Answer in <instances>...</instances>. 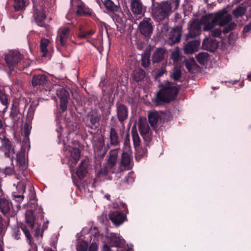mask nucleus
Instances as JSON below:
<instances>
[{
    "label": "nucleus",
    "mask_w": 251,
    "mask_h": 251,
    "mask_svg": "<svg viewBox=\"0 0 251 251\" xmlns=\"http://www.w3.org/2000/svg\"><path fill=\"white\" fill-rule=\"evenodd\" d=\"M113 207L117 209L116 210L122 211L124 213H128V209L126 203L123 202H120L118 203L117 202L113 203Z\"/></svg>",
    "instance_id": "obj_37"
},
{
    "label": "nucleus",
    "mask_w": 251,
    "mask_h": 251,
    "mask_svg": "<svg viewBox=\"0 0 251 251\" xmlns=\"http://www.w3.org/2000/svg\"><path fill=\"white\" fill-rule=\"evenodd\" d=\"M124 148L127 151H129L131 150L130 138L129 135L126 136L125 140Z\"/></svg>",
    "instance_id": "obj_53"
},
{
    "label": "nucleus",
    "mask_w": 251,
    "mask_h": 251,
    "mask_svg": "<svg viewBox=\"0 0 251 251\" xmlns=\"http://www.w3.org/2000/svg\"><path fill=\"white\" fill-rule=\"evenodd\" d=\"M115 160H114L113 159H111V173H113L114 172L113 169L116 162Z\"/></svg>",
    "instance_id": "obj_61"
},
{
    "label": "nucleus",
    "mask_w": 251,
    "mask_h": 251,
    "mask_svg": "<svg viewBox=\"0 0 251 251\" xmlns=\"http://www.w3.org/2000/svg\"><path fill=\"white\" fill-rule=\"evenodd\" d=\"M209 55L207 52L199 53L196 56L198 62L201 65H204L208 62Z\"/></svg>",
    "instance_id": "obj_32"
},
{
    "label": "nucleus",
    "mask_w": 251,
    "mask_h": 251,
    "mask_svg": "<svg viewBox=\"0 0 251 251\" xmlns=\"http://www.w3.org/2000/svg\"><path fill=\"white\" fill-rule=\"evenodd\" d=\"M130 7L135 15L143 16L146 11V6L143 4L141 0H130Z\"/></svg>",
    "instance_id": "obj_12"
},
{
    "label": "nucleus",
    "mask_w": 251,
    "mask_h": 251,
    "mask_svg": "<svg viewBox=\"0 0 251 251\" xmlns=\"http://www.w3.org/2000/svg\"><path fill=\"white\" fill-rule=\"evenodd\" d=\"M237 25L235 23H229L226 26L223 30L224 34H227L233 30L236 27Z\"/></svg>",
    "instance_id": "obj_42"
},
{
    "label": "nucleus",
    "mask_w": 251,
    "mask_h": 251,
    "mask_svg": "<svg viewBox=\"0 0 251 251\" xmlns=\"http://www.w3.org/2000/svg\"><path fill=\"white\" fill-rule=\"evenodd\" d=\"M121 140L122 138L118 136L116 131L113 128H111V146L120 147Z\"/></svg>",
    "instance_id": "obj_26"
},
{
    "label": "nucleus",
    "mask_w": 251,
    "mask_h": 251,
    "mask_svg": "<svg viewBox=\"0 0 251 251\" xmlns=\"http://www.w3.org/2000/svg\"><path fill=\"white\" fill-rule=\"evenodd\" d=\"M22 229L24 233H25V236L27 237V238L29 240H30L31 235L30 234L29 231L26 229L25 227L22 228Z\"/></svg>",
    "instance_id": "obj_57"
},
{
    "label": "nucleus",
    "mask_w": 251,
    "mask_h": 251,
    "mask_svg": "<svg viewBox=\"0 0 251 251\" xmlns=\"http://www.w3.org/2000/svg\"><path fill=\"white\" fill-rule=\"evenodd\" d=\"M171 58L175 62L178 61L181 59L180 52L178 50H176L172 52Z\"/></svg>",
    "instance_id": "obj_48"
},
{
    "label": "nucleus",
    "mask_w": 251,
    "mask_h": 251,
    "mask_svg": "<svg viewBox=\"0 0 251 251\" xmlns=\"http://www.w3.org/2000/svg\"><path fill=\"white\" fill-rule=\"evenodd\" d=\"M182 36V27L177 25L174 27L170 32L167 43L173 46L180 41Z\"/></svg>",
    "instance_id": "obj_11"
},
{
    "label": "nucleus",
    "mask_w": 251,
    "mask_h": 251,
    "mask_svg": "<svg viewBox=\"0 0 251 251\" xmlns=\"http://www.w3.org/2000/svg\"><path fill=\"white\" fill-rule=\"evenodd\" d=\"M126 241L120 234L111 233V251H125Z\"/></svg>",
    "instance_id": "obj_7"
},
{
    "label": "nucleus",
    "mask_w": 251,
    "mask_h": 251,
    "mask_svg": "<svg viewBox=\"0 0 251 251\" xmlns=\"http://www.w3.org/2000/svg\"><path fill=\"white\" fill-rule=\"evenodd\" d=\"M88 244L85 241H80L76 246L77 251H87Z\"/></svg>",
    "instance_id": "obj_41"
},
{
    "label": "nucleus",
    "mask_w": 251,
    "mask_h": 251,
    "mask_svg": "<svg viewBox=\"0 0 251 251\" xmlns=\"http://www.w3.org/2000/svg\"><path fill=\"white\" fill-rule=\"evenodd\" d=\"M232 20V16L228 14L227 11H219L215 14L213 18V22L221 27L230 23Z\"/></svg>",
    "instance_id": "obj_8"
},
{
    "label": "nucleus",
    "mask_w": 251,
    "mask_h": 251,
    "mask_svg": "<svg viewBox=\"0 0 251 251\" xmlns=\"http://www.w3.org/2000/svg\"><path fill=\"white\" fill-rule=\"evenodd\" d=\"M200 45V41L198 40H194L188 42L184 46V53L191 54L198 50Z\"/></svg>",
    "instance_id": "obj_20"
},
{
    "label": "nucleus",
    "mask_w": 251,
    "mask_h": 251,
    "mask_svg": "<svg viewBox=\"0 0 251 251\" xmlns=\"http://www.w3.org/2000/svg\"><path fill=\"white\" fill-rule=\"evenodd\" d=\"M31 129V126L29 123H25L24 125L23 128V131L26 137H27L30 134V132Z\"/></svg>",
    "instance_id": "obj_52"
},
{
    "label": "nucleus",
    "mask_w": 251,
    "mask_h": 251,
    "mask_svg": "<svg viewBox=\"0 0 251 251\" xmlns=\"http://www.w3.org/2000/svg\"><path fill=\"white\" fill-rule=\"evenodd\" d=\"M33 17L35 22L40 26H43V21L45 19L46 15L42 7L39 6L34 9Z\"/></svg>",
    "instance_id": "obj_18"
},
{
    "label": "nucleus",
    "mask_w": 251,
    "mask_h": 251,
    "mask_svg": "<svg viewBox=\"0 0 251 251\" xmlns=\"http://www.w3.org/2000/svg\"><path fill=\"white\" fill-rule=\"evenodd\" d=\"M46 81L47 78L45 75H37L33 77L32 84L33 86L41 85L44 84Z\"/></svg>",
    "instance_id": "obj_29"
},
{
    "label": "nucleus",
    "mask_w": 251,
    "mask_h": 251,
    "mask_svg": "<svg viewBox=\"0 0 251 251\" xmlns=\"http://www.w3.org/2000/svg\"><path fill=\"white\" fill-rule=\"evenodd\" d=\"M246 9L243 7L239 6L233 11V14L236 17L243 16L246 12Z\"/></svg>",
    "instance_id": "obj_43"
},
{
    "label": "nucleus",
    "mask_w": 251,
    "mask_h": 251,
    "mask_svg": "<svg viewBox=\"0 0 251 251\" xmlns=\"http://www.w3.org/2000/svg\"><path fill=\"white\" fill-rule=\"evenodd\" d=\"M222 32L223 30H222L220 28H216L210 31L209 36L210 37H220Z\"/></svg>",
    "instance_id": "obj_47"
},
{
    "label": "nucleus",
    "mask_w": 251,
    "mask_h": 251,
    "mask_svg": "<svg viewBox=\"0 0 251 251\" xmlns=\"http://www.w3.org/2000/svg\"><path fill=\"white\" fill-rule=\"evenodd\" d=\"M13 185L16 187L19 193H23L25 192L26 184L25 180H19L17 183H14Z\"/></svg>",
    "instance_id": "obj_36"
},
{
    "label": "nucleus",
    "mask_w": 251,
    "mask_h": 251,
    "mask_svg": "<svg viewBox=\"0 0 251 251\" xmlns=\"http://www.w3.org/2000/svg\"><path fill=\"white\" fill-rule=\"evenodd\" d=\"M117 116L119 121L123 123L128 117V110L126 106L122 103L116 104Z\"/></svg>",
    "instance_id": "obj_16"
},
{
    "label": "nucleus",
    "mask_w": 251,
    "mask_h": 251,
    "mask_svg": "<svg viewBox=\"0 0 251 251\" xmlns=\"http://www.w3.org/2000/svg\"><path fill=\"white\" fill-rule=\"evenodd\" d=\"M71 34L70 30L68 27H60L58 31L57 38L59 39L60 45L62 47L66 46L67 40Z\"/></svg>",
    "instance_id": "obj_17"
},
{
    "label": "nucleus",
    "mask_w": 251,
    "mask_h": 251,
    "mask_svg": "<svg viewBox=\"0 0 251 251\" xmlns=\"http://www.w3.org/2000/svg\"><path fill=\"white\" fill-rule=\"evenodd\" d=\"M12 208V205L10 201L4 198H0V210L4 215L10 213Z\"/></svg>",
    "instance_id": "obj_21"
},
{
    "label": "nucleus",
    "mask_w": 251,
    "mask_h": 251,
    "mask_svg": "<svg viewBox=\"0 0 251 251\" xmlns=\"http://www.w3.org/2000/svg\"><path fill=\"white\" fill-rule=\"evenodd\" d=\"M182 76V71L179 69H175L172 77L174 81H178Z\"/></svg>",
    "instance_id": "obj_44"
},
{
    "label": "nucleus",
    "mask_w": 251,
    "mask_h": 251,
    "mask_svg": "<svg viewBox=\"0 0 251 251\" xmlns=\"http://www.w3.org/2000/svg\"><path fill=\"white\" fill-rule=\"evenodd\" d=\"M120 147H116L115 149L112 150L111 149V159L116 160L118 156V151L120 150Z\"/></svg>",
    "instance_id": "obj_54"
},
{
    "label": "nucleus",
    "mask_w": 251,
    "mask_h": 251,
    "mask_svg": "<svg viewBox=\"0 0 251 251\" xmlns=\"http://www.w3.org/2000/svg\"><path fill=\"white\" fill-rule=\"evenodd\" d=\"M91 240H93L91 244L89 251H98V245L96 243L100 237L98 229L96 227L92 228L90 230Z\"/></svg>",
    "instance_id": "obj_19"
},
{
    "label": "nucleus",
    "mask_w": 251,
    "mask_h": 251,
    "mask_svg": "<svg viewBox=\"0 0 251 251\" xmlns=\"http://www.w3.org/2000/svg\"><path fill=\"white\" fill-rule=\"evenodd\" d=\"M25 150L23 147L17 155V161L20 167H25L26 165L27 159L25 158Z\"/></svg>",
    "instance_id": "obj_24"
},
{
    "label": "nucleus",
    "mask_w": 251,
    "mask_h": 251,
    "mask_svg": "<svg viewBox=\"0 0 251 251\" xmlns=\"http://www.w3.org/2000/svg\"><path fill=\"white\" fill-rule=\"evenodd\" d=\"M51 48V43L49 40L42 38L40 42V48L42 55L45 56L49 50Z\"/></svg>",
    "instance_id": "obj_25"
},
{
    "label": "nucleus",
    "mask_w": 251,
    "mask_h": 251,
    "mask_svg": "<svg viewBox=\"0 0 251 251\" xmlns=\"http://www.w3.org/2000/svg\"><path fill=\"white\" fill-rule=\"evenodd\" d=\"M201 25L198 21H194L190 25L189 34L191 38H194L199 35L201 32Z\"/></svg>",
    "instance_id": "obj_23"
},
{
    "label": "nucleus",
    "mask_w": 251,
    "mask_h": 251,
    "mask_svg": "<svg viewBox=\"0 0 251 251\" xmlns=\"http://www.w3.org/2000/svg\"><path fill=\"white\" fill-rule=\"evenodd\" d=\"M243 32L244 33L251 32V22L248 25H246L244 27Z\"/></svg>",
    "instance_id": "obj_56"
},
{
    "label": "nucleus",
    "mask_w": 251,
    "mask_h": 251,
    "mask_svg": "<svg viewBox=\"0 0 251 251\" xmlns=\"http://www.w3.org/2000/svg\"><path fill=\"white\" fill-rule=\"evenodd\" d=\"M15 238L16 239H19L20 238V234H19V230H17V231L15 232Z\"/></svg>",
    "instance_id": "obj_63"
},
{
    "label": "nucleus",
    "mask_w": 251,
    "mask_h": 251,
    "mask_svg": "<svg viewBox=\"0 0 251 251\" xmlns=\"http://www.w3.org/2000/svg\"><path fill=\"white\" fill-rule=\"evenodd\" d=\"M135 149V159L139 160L141 158L147 155V150L146 148H142L138 147Z\"/></svg>",
    "instance_id": "obj_33"
},
{
    "label": "nucleus",
    "mask_w": 251,
    "mask_h": 251,
    "mask_svg": "<svg viewBox=\"0 0 251 251\" xmlns=\"http://www.w3.org/2000/svg\"><path fill=\"white\" fill-rule=\"evenodd\" d=\"M88 117L92 126H95L99 120V118L97 114H93L91 112L88 114Z\"/></svg>",
    "instance_id": "obj_45"
},
{
    "label": "nucleus",
    "mask_w": 251,
    "mask_h": 251,
    "mask_svg": "<svg viewBox=\"0 0 251 251\" xmlns=\"http://www.w3.org/2000/svg\"><path fill=\"white\" fill-rule=\"evenodd\" d=\"M142 137L144 139V140L146 144L147 143H149L151 140V134H150L148 135L144 136Z\"/></svg>",
    "instance_id": "obj_60"
},
{
    "label": "nucleus",
    "mask_w": 251,
    "mask_h": 251,
    "mask_svg": "<svg viewBox=\"0 0 251 251\" xmlns=\"http://www.w3.org/2000/svg\"><path fill=\"white\" fill-rule=\"evenodd\" d=\"M153 23L150 18L144 17L139 23L138 31L145 38H150L153 32Z\"/></svg>",
    "instance_id": "obj_5"
},
{
    "label": "nucleus",
    "mask_w": 251,
    "mask_h": 251,
    "mask_svg": "<svg viewBox=\"0 0 251 251\" xmlns=\"http://www.w3.org/2000/svg\"><path fill=\"white\" fill-rule=\"evenodd\" d=\"M159 116L157 112H151L148 114V121L151 126L154 127L156 125Z\"/></svg>",
    "instance_id": "obj_30"
},
{
    "label": "nucleus",
    "mask_w": 251,
    "mask_h": 251,
    "mask_svg": "<svg viewBox=\"0 0 251 251\" xmlns=\"http://www.w3.org/2000/svg\"><path fill=\"white\" fill-rule=\"evenodd\" d=\"M150 60L148 56L144 55L142 56L141 65L144 68H147L149 66Z\"/></svg>",
    "instance_id": "obj_49"
},
{
    "label": "nucleus",
    "mask_w": 251,
    "mask_h": 251,
    "mask_svg": "<svg viewBox=\"0 0 251 251\" xmlns=\"http://www.w3.org/2000/svg\"><path fill=\"white\" fill-rule=\"evenodd\" d=\"M127 214L123 212V210L111 212V221L115 227L119 226L125 221H127Z\"/></svg>",
    "instance_id": "obj_10"
},
{
    "label": "nucleus",
    "mask_w": 251,
    "mask_h": 251,
    "mask_svg": "<svg viewBox=\"0 0 251 251\" xmlns=\"http://www.w3.org/2000/svg\"><path fill=\"white\" fill-rule=\"evenodd\" d=\"M167 55L168 52L166 49L163 48H156L151 56L152 63H159L165 60Z\"/></svg>",
    "instance_id": "obj_14"
},
{
    "label": "nucleus",
    "mask_w": 251,
    "mask_h": 251,
    "mask_svg": "<svg viewBox=\"0 0 251 251\" xmlns=\"http://www.w3.org/2000/svg\"><path fill=\"white\" fill-rule=\"evenodd\" d=\"M13 169L11 167H6L4 169V173L6 175H11L13 173Z\"/></svg>",
    "instance_id": "obj_58"
},
{
    "label": "nucleus",
    "mask_w": 251,
    "mask_h": 251,
    "mask_svg": "<svg viewBox=\"0 0 251 251\" xmlns=\"http://www.w3.org/2000/svg\"><path fill=\"white\" fill-rule=\"evenodd\" d=\"M110 241L108 238L105 237V241H103L101 251H110Z\"/></svg>",
    "instance_id": "obj_51"
},
{
    "label": "nucleus",
    "mask_w": 251,
    "mask_h": 251,
    "mask_svg": "<svg viewBox=\"0 0 251 251\" xmlns=\"http://www.w3.org/2000/svg\"><path fill=\"white\" fill-rule=\"evenodd\" d=\"M139 130L142 137L151 134L150 127L147 125H144V124H139Z\"/></svg>",
    "instance_id": "obj_34"
},
{
    "label": "nucleus",
    "mask_w": 251,
    "mask_h": 251,
    "mask_svg": "<svg viewBox=\"0 0 251 251\" xmlns=\"http://www.w3.org/2000/svg\"><path fill=\"white\" fill-rule=\"evenodd\" d=\"M151 1V15L158 22H161L168 18L172 13V7L174 5L175 9L179 6L180 0H164L160 2Z\"/></svg>",
    "instance_id": "obj_1"
},
{
    "label": "nucleus",
    "mask_w": 251,
    "mask_h": 251,
    "mask_svg": "<svg viewBox=\"0 0 251 251\" xmlns=\"http://www.w3.org/2000/svg\"><path fill=\"white\" fill-rule=\"evenodd\" d=\"M22 55L17 50L9 51L5 55L6 64L10 70H13L21 61Z\"/></svg>",
    "instance_id": "obj_6"
},
{
    "label": "nucleus",
    "mask_w": 251,
    "mask_h": 251,
    "mask_svg": "<svg viewBox=\"0 0 251 251\" xmlns=\"http://www.w3.org/2000/svg\"><path fill=\"white\" fill-rule=\"evenodd\" d=\"M9 1H13V6L17 11L23 9L25 6L24 0H9Z\"/></svg>",
    "instance_id": "obj_39"
},
{
    "label": "nucleus",
    "mask_w": 251,
    "mask_h": 251,
    "mask_svg": "<svg viewBox=\"0 0 251 251\" xmlns=\"http://www.w3.org/2000/svg\"><path fill=\"white\" fill-rule=\"evenodd\" d=\"M111 17L112 18L114 25L117 27V30L122 33L124 31V23L122 17H124V13L122 11L121 8L118 4L116 5L111 0Z\"/></svg>",
    "instance_id": "obj_4"
},
{
    "label": "nucleus",
    "mask_w": 251,
    "mask_h": 251,
    "mask_svg": "<svg viewBox=\"0 0 251 251\" xmlns=\"http://www.w3.org/2000/svg\"><path fill=\"white\" fill-rule=\"evenodd\" d=\"M85 32V34H86V37L87 38L88 36H90V35H92L93 33V32L91 30H90V31H86Z\"/></svg>",
    "instance_id": "obj_64"
},
{
    "label": "nucleus",
    "mask_w": 251,
    "mask_h": 251,
    "mask_svg": "<svg viewBox=\"0 0 251 251\" xmlns=\"http://www.w3.org/2000/svg\"><path fill=\"white\" fill-rule=\"evenodd\" d=\"M159 90L156 93L155 102L156 105L169 103L176 98L180 87L175 85V84L167 81L159 86Z\"/></svg>",
    "instance_id": "obj_2"
},
{
    "label": "nucleus",
    "mask_w": 251,
    "mask_h": 251,
    "mask_svg": "<svg viewBox=\"0 0 251 251\" xmlns=\"http://www.w3.org/2000/svg\"><path fill=\"white\" fill-rule=\"evenodd\" d=\"M87 173V163L85 160L81 161L76 173L79 178H83Z\"/></svg>",
    "instance_id": "obj_27"
},
{
    "label": "nucleus",
    "mask_w": 251,
    "mask_h": 251,
    "mask_svg": "<svg viewBox=\"0 0 251 251\" xmlns=\"http://www.w3.org/2000/svg\"><path fill=\"white\" fill-rule=\"evenodd\" d=\"M131 162V158L129 154L126 152L122 153L121 163L125 167H128Z\"/></svg>",
    "instance_id": "obj_35"
},
{
    "label": "nucleus",
    "mask_w": 251,
    "mask_h": 251,
    "mask_svg": "<svg viewBox=\"0 0 251 251\" xmlns=\"http://www.w3.org/2000/svg\"><path fill=\"white\" fill-rule=\"evenodd\" d=\"M19 113V110L17 107L13 105L11 108V113L10 116L13 120H15L16 117Z\"/></svg>",
    "instance_id": "obj_50"
},
{
    "label": "nucleus",
    "mask_w": 251,
    "mask_h": 251,
    "mask_svg": "<svg viewBox=\"0 0 251 251\" xmlns=\"http://www.w3.org/2000/svg\"><path fill=\"white\" fill-rule=\"evenodd\" d=\"M78 37L80 38H87L85 31H81L78 34Z\"/></svg>",
    "instance_id": "obj_62"
},
{
    "label": "nucleus",
    "mask_w": 251,
    "mask_h": 251,
    "mask_svg": "<svg viewBox=\"0 0 251 251\" xmlns=\"http://www.w3.org/2000/svg\"><path fill=\"white\" fill-rule=\"evenodd\" d=\"M0 101L3 105L8 104V99L5 94L4 88L0 87Z\"/></svg>",
    "instance_id": "obj_40"
},
{
    "label": "nucleus",
    "mask_w": 251,
    "mask_h": 251,
    "mask_svg": "<svg viewBox=\"0 0 251 251\" xmlns=\"http://www.w3.org/2000/svg\"><path fill=\"white\" fill-rule=\"evenodd\" d=\"M145 71L142 68H139L133 72V80L136 82H141L145 78Z\"/></svg>",
    "instance_id": "obj_28"
},
{
    "label": "nucleus",
    "mask_w": 251,
    "mask_h": 251,
    "mask_svg": "<svg viewBox=\"0 0 251 251\" xmlns=\"http://www.w3.org/2000/svg\"><path fill=\"white\" fill-rule=\"evenodd\" d=\"M185 68L190 71L192 69V64L189 61H186L185 62Z\"/></svg>",
    "instance_id": "obj_59"
},
{
    "label": "nucleus",
    "mask_w": 251,
    "mask_h": 251,
    "mask_svg": "<svg viewBox=\"0 0 251 251\" xmlns=\"http://www.w3.org/2000/svg\"><path fill=\"white\" fill-rule=\"evenodd\" d=\"M201 22L204 25L203 29L205 31H210L216 25L213 22V18L211 19L210 15L203 16L201 19Z\"/></svg>",
    "instance_id": "obj_22"
},
{
    "label": "nucleus",
    "mask_w": 251,
    "mask_h": 251,
    "mask_svg": "<svg viewBox=\"0 0 251 251\" xmlns=\"http://www.w3.org/2000/svg\"><path fill=\"white\" fill-rule=\"evenodd\" d=\"M100 7L103 9L105 13H109L110 12V0H103Z\"/></svg>",
    "instance_id": "obj_46"
},
{
    "label": "nucleus",
    "mask_w": 251,
    "mask_h": 251,
    "mask_svg": "<svg viewBox=\"0 0 251 251\" xmlns=\"http://www.w3.org/2000/svg\"><path fill=\"white\" fill-rule=\"evenodd\" d=\"M63 143L65 146L64 150L66 155L68 158V163L70 167V171L72 172L74 171L73 168L79 159L80 155L78 145H76L75 147L70 145L67 146L65 139L63 140Z\"/></svg>",
    "instance_id": "obj_3"
},
{
    "label": "nucleus",
    "mask_w": 251,
    "mask_h": 251,
    "mask_svg": "<svg viewBox=\"0 0 251 251\" xmlns=\"http://www.w3.org/2000/svg\"><path fill=\"white\" fill-rule=\"evenodd\" d=\"M25 219L26 222L29 224V226L33 227L34 223V217L32 210H28L26 212Z\"/></svg>",
    "instance_id": "obj_38"
},
{
    "label": "nucleus",
    "mask_w": 251,
    "mask_h": 251,
    "mask_svg": "<svg viewBox=\"0 0 251 251\" xmlns=\"http://www.w3.org/2000/svg\"><path fill=\"white\" fill-rule=\"evenodd\" d=\"M132 173H129L126 176L124 182L127 184H130L134 182V178L131 176Z\"/></svg>",
    "instance_id": "obj_55"
},
{
    "label": "nucleus",
    "mask_w": 251,
    "mask_h": 251,
    "mask_svg": "<svg viewBox=\"0 0 251 251\" xmlns=\"http://www.w3.org/2000/svg\"><path fill=\"white\" fill-rule=\"evenodd\" d=\"M71 6L77 8L76 13L79 15H89L91 11L86 7L84 3L81 0H71Z\"/></svg>",
    "instance_id": "obj_13"
},
{
    "label": "nucleus",
    "mask_w": 251,
    "mask_h": 251,
    "mask_svg": "<svg viewBox=\"0 0 251 251\" xmlns=\"http://www.w3.org/2000/svg\"><path fill=\"white\" fill-rule=\"evenodd\" d=\"M56 95L60 101L59 110L64 112L67 109L69 94L64 88L60 87L56 90Z\"/></svg>",
    "instance_id": "obj_9"
},
{
    "label": "nucleus",
    "mask_w": 251,
    "mask_h": 251,
    "mask_svg": "<svg viewBox=\"0 0 251 251\" xmlns=\"http://www.w3.org/2000/svg\"><path fill=\"white\" fill-rule=\"evenodd\" d=\"M131 133L133 138V147H134V149H137L138 147H140V139L139 137L138 132L137 131V128H136V126H133L132 128Z\"/></svg>",
    "instance_id": "obj_31"
},
{
    "label": "nucleus",
    "mask_w": 251,
    "mask_h": 251,
    "mask_svg": "<svg viewBox=\"0 0 251 251\" xmlns=\"http://www.w3.org/2000/svg\"><path fill=\"white\" fill-rule=\"evenodd\" d=\"M202 46L204 50L214 52L218 49L219 43L216 39L209 37L204 39Z\"/></svg>",
    "instance_id": "obj_15"
}]
</instances>
